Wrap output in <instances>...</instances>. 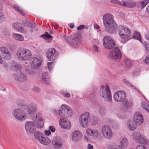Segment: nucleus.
Wrapping results in <instances>:
<instances>
[{"instance_id":"42","label":"nucleus","mask_w":149,"mask_h":149,"mask_svg":"<svg viewBox=\"0 0 149 149\" xmlns=\"http://www.w3.org/2000/svg\"><path fill=\"white\" fill-rule=\"evenodd\" d=\"M124 63L126 65L127 67L129 68L132 65V62L131 60L128 58H127L125 60Z\"/></svg>"},{"instance_id":"26","label":"nucleus","mask_w":149,"mask_h":149,"mask_svg":"<svg viewBox=\"0 0 149 149\" xmlns=\"http://www.w3.org/2000/svg\"><path fill=\"white\" fill-rule=\"evenodd\" d=\"M42 81L45 83L47 84H50V78L49 75L47 73H43L42 74Z\"/></svg>"},{"instance_id":"49","label":"nucleus","mask_w":149,"mask_h":149,"mask_svg":"<svg viewBox=\"0 0 149 149\" xmlns=\"http://www.w3.org/2000/svg\"><path fill=\"white\" fill-rule=\"evenodd\" d=\"M136 149H148L145 146L142 145H139L137 146L136 148Z\"/></svg>"},{"instance_id":"6","label":"nucleus","mask_w":149,"mask_h":149,"mask_svg":"<svg viewBox=\"0 0 149 149\" xmlns=\"http://www.w3.org/2000/svg\"><path fill=\"white\" fill-rule=\"evenodd\" d=\"M65 40L70 43V45L73 48L77 49L79 48L81 40V35L79 33H76L74 35L73 39L70 42L68 38H66Z\"/></svg>"},{"instance_id":"9","label":"nucleus","mask_w":149,"mask_h":149,"mask_svg":"<svg viewBox=\"0 0 149 149\" xmlns=\"http://www.w3.org/2000/svg\"><path fill=\"white\" fill-rule=\"evenodd\" d=\"M103 46L107 49H113L115 46L114 40L111 37L105 36L103 38Z\"/></svg>"},{"instance_id":"16","label":"nucleus","mask_w":149,"mask_h":149,"mask_svg":"<svg viewBox=\"0 0 149 149\" xmlns=\"http://www.w3.org/2000/svg\"><path fill=\"white\" fill-rule=\"evenodd\" d=\"M58 55V51L54 48H51L48 50L47 58L50 61H53L56 60Z\"/></svg>"},{"instance_id":"50","label":"nucleus","mask_w":149,"mask_h":149,"mask_svg":"<svg viewBox=\"0 0 149 149\" xmlns=\"http://www.w3.org/2000/svg\"><path fill=\"white\" fill-rule=\"evenodd\" d=\"M60 93L62 95H64L65 97L68 98L70 97V95L69 93H65L64 92L61 91L60 92Z\"/></svg>"},{"instance_id":"14","label":"nucleus","mask_w":149,"mask_h":149,"mask_svg":"<svg viewBox=\"0 0 149 149\" xmlns=\"http://www.w3.org/2000/svg\"><path fill=\"white\" fill-rule=\"evenodd\" d=\"M109 56L114 60L120 59L121 57V54L119 48L116 47L112 49L110 53Z\"/></svg>"},{"instance_id":"60","label":"nucleus","mask_w":149,"mask_h":149,"mask_svg":"<svg viewBox=\"0 0 149 149\" xmlns=\"http://www.w3.org/2000/svg\"><path fill=\"white\" fill-rule=\"evenodd\" d=\"M7 56H5V58L6 59L8 60L10 59L11 57L10 55L8 54H7Z\"/></svg>"},{"instance_id":"43","label":"nucleus","mask_w":149,"mask_h":149,"mask_svg":"<svg viewBox=\"0 0 149 149\" xmlns=\"http://www.w3.org/2000/svg\"><path fill=\"white\" fill-rule=\"evenodd\" d=\"M142 104V107L149 113V105L146 103H143Z\"/></svg>"},{"instance_id":"53","label":"nucleus","mask_w":149,"mask_h":149,"mask_svg":"<svg viewBox=\"0 0 149 149\" xmlns=\"http://www.w3.org/2000/svg\"><path fill=\"white\" fill-rule=\"evenodd\" d=\"M23 65L24 67V69L25 70L27 71L29 69V66L26 62H25L23 64Z\"/></svg>"},{"instance_id":"63","label":"nucleus","mask_w":149,"mask_h":149,"mask_svg":"<svg viewBox=\"0 0 149 149\" xmlns=\"http://www.w3.org/2000/svg\"><path fill=\"white\" fill-rule=\"evenodd\" d=\"M52 26L53 27H54V28L55 29H57L58 27V26L55 23H53V24H52Z\"/></svg>"},{"instance_id":"32","label":"nucleus","mask_w":149,"mask_h":149,"mask_svg":"<svg viewBox=\"0 0 149 149\" xmlns=\"http://www.w3.org/2000/svg\"><path fill=\"white\" fill-rule=\"evenodd\" d=\"M43 136V134L42 133L39 131H36L34 133V137L39 142Z\"/></svg>"},{"instance_id":"18","label":"nucleus","mask_w":149,"mask_h":149,"mask_svg":"<svg viewBox=\"0 0 149 149\" xmlns=\"http://www.w3.org/2000/svg\"><path fill=\"white\" fill-rule=\"evenodd\" d=\"M86 133L91 136L95 139H97L101 136V134L97 129H88L86 130Z\"/></svg>"},{"instance_id":"2","label":"nucleus","mask_w":149,"mask_h":149,"mask_svg":"<svg viewBox=\"0 0 149 149\" xmlns=\"http://www.w3.org/2000/svg\"><path fill=\"white\" fill-rule=\"evenodd\" d=\"M102 20L105 29L107 32L111 34L116 32L118 25L111 14L108 13L105 14L103 17Z\"/></svg>"},{"instance_id":"20","label":"nucleus","mask_w":149,"mask_h":149,"mask_svg":"<svg viewBox=\"0 0 149 149\" xmlns=\"http://www.w3.org/2000/svg\"><path fill=\"white\" fill-rule=\"evenodd\" d=\"M37 110V105L34 103H31L28 106L27 113L29 115H33L36 112Z\"/></svg>"},{"instance_id":"22","label":"nucleus","mask_w":149,"mask_h":149,"mask_svg":"<svg viewBox=\"0 0 149 149\" xmlns=\"http://www.w3.org/2000/svg\"><path fill=\"white\" fill-rule=\"evenodd\" d=\"M31 68L33 69H37L41 66V60L37 58H34L31 63Z\"/></svg>"},{"instance_id":"52","label":"nucleus","mask_w":149,"mask_h":149,"mask_svg":"<svg viewBox=\"0 0 149 149\" xmlns=\"http://www.w3.org/2000/svg\"><path fill=\"white\" fill-rule=\"evenodd\" d=\"M49 130H50L51 132L53 133L55 132L56 131V128L53 126H50L49 127Z\"/></svg>"},{"instance_id":"36","label":"nucleus","mask_w":149,"mask_h":149,"mask_svg":"<svg viewBox=\"0 0 149 149\" xmlns=\"http://www.w3.org/2000/svg\"><path fill=\"white\" fill-rule=\"evenodd\" d=\"M91 122L89 123V124H91L92 125H96L98 122V118L95 116L91 117Z\"/></svg>"},{"instance_id":"29","label":"nucleus","mask_w":149,"mask_h":149,"mask_svg":"<svg viewBox=\"0 0 149 149\" xmlns=\"http://www.w3.org/2000/svg\"><path fill=\"white\" fill-rule=\"evenodd\" d=\"M39 142L41 144L44 145H47L49 144L51 142V140L47 137H44V136L39 141Z\"/></svg>"},{"instance_id":"45","label":"nucleus","mask_w":149,"mask_h":149,"mask_svg":"<svg viewBox=\"0 0 149 149\" xmlns=\"http://www.w3.org/2000/svg\"><path fill=\"white\" fill-rule=\"evenodd\" d=\"M0 50L5 54H8L9 51L8 49L5 47H0Z\"/></svg>"},{"instance_id":"31","label":"nucleus","mask_w":149,"mask_h":149,"mask_svg":"<svg viewBox=\"0 0 149 149\" xmlns=\"http://www.w3.org/2000/svg\"><path fill=\"white\" fill-rule=\"evenodd\" d=\"M133 121H129L127 122L126 125L129 129L131 130H134L136 128L135 125Z\"/></svg>"},{"instance_id":"55","label":"nucleus","mask_w":149,"mask_h":149,"mask_svg":"<svg viewBox=\"0 0 149 149\" xmlns=\"http://www.w3.org/2000/svg\"><path fill=\"white\" fill-rule=\"evenodd\" d=\"M143 62L146 64L149 63V55H148L146 57Z\"/></svg>"},{"instance_id":"1","label":"nucleus","mask_w":149,"mask_h":149,"mask_svg":"<svg viewBox=\"0 0 149 149\" xmlns=\"http://www.w3.org/2000/svg\"><path fill=\"white\" fill-rule=\"evenodd\" d=\"M44 122L41 114L38 113L32 121H26L25 124L26 131L28 135H32L37 128L41 129L43 127Z\"/></svg>"},{"instance_id":"59","label":"nucleus","mask_w":149,"mask_h":149,"mask_svg":"<svg viewBox=\"0 0 149 149\" xmlns=\"http://www.w3.org/2000/svg\"><path fill=\"white\" fill-rule=\"evenodd\" d=\"M87 148L88 149H93V146L91 144H89L88 145Z\"/></svg>"},{"instance_id":"7","label":"nucleus","mask_w":149,"mask_h":149,"mask_svg":"<svg viewBox=\"0 0 149 149\" xmlns=\"http://www.w3.org/2000/svg\"><path fill=\"white\" fill-rule=\"evenodd\" d=\"M100 95L102 97L108 101H111L112 97L111 93L109 87L107 86H102L100 88Z\"/></svg>"},{"instance_id":"8","label":"nucleus","mask_w":149,"mask_h":149,"mask_svg":"<svg viewBox=\"0 0 149 149\" xmlns=\"http://www.w3.org/2000/svg\"><path fill=\"white\" fill-rule=\"evenodd\" d=\"M91 121V115L88 112H85L80 116L79 123L83 127H87Z\"/></svg>"},{"instance_id":"10","label":"nucleus","mask_w":149,"mask_h":149,"mask_svg":"<svg viewBox=\"0 0 149 149\" xmlns=\"http://www.w3.org/2000/svg\"><path fill=\"white\" fill-rule=\"evenodd\" d=\"M101 132L104 138L108 140H110L113 137V133L110 127L107 125L103 126L101 128Z\"/></svg>"},{"instance_id":"48","label":"nucleus","mask_w":149,"mask_h":149,"mask_svg":"<svg viewBox=\"0 0 149 149\" xmlns=\"http://www.w3.org/2000/svg\"><path fill=\"white\" fill-rule=\"evenodd\" d=\"M116 116L118 117L121 119H123L125 117V116L124 114L120 113H117Z\"/></svg>"},{"instance_id":"3","label":"nucleus","mask_w":149,"mask_h":149,"mask_svg":"<svg viewBox=\"0 0 149 149\" xmlns=\"http://www.w3.org/2000/svg\"><path fill=\"white\" fill-rule=\"evenodd\" d=\"M118 31L120 37L125 41L126 42L131 38V31L128 27L120 26Z\"/></svg>"},{"instance_id":"28","label":"nucleus","mask_w":149,"mask_h":149,"mask_svg":"<svg viewBox=\"0 0 149 149\" xmlns=\"http://www.w3.org/2000/svg\"><path fill=\"white\" fill-rule=\"evenodd\" d=\"M137 142L140 144L143 145H147L148 144V141L146 137L143 134H141Z\"/></svg>"},{"instance_id":"34","label":"nucleus","mask_w":149,"mask_h":149,"mask_svg":"<svg viewBox=\"0 0 149 149\" xmlns=\"http://www.w3.org/2000/svg\"><path fill=\"white\" fill-rule=\"evenodd\" d=\"M41 37H43L48 42L52 40V37L47 32L45 33L44 34L41 36Z\"/></svg>"},{"instance_id":"62","label":"nucleus","mask_w":149,"mask_h":149,"mask_svg":"<svg viewBox=\"0 0 149 149\" xmlns=\"http://www.w3.org/2000/svg\"><path fill=\"white\" fill-rule=\"evenodd\" d=\"M30 24V23L29 21H26L24 25L25 26H29Z\"/></svg>"},{"instance_id":"4","label":"nucleus","mask_w":149,"mask_h":149,"mask_svg":"<svg viewBox=\"0 0 149 149\" xmlns=\"http://www.w3.org/2000/svg\"><path fill=\"white\" fill-rule=\"evenodd\" d=\"M16 56L17 58L21 61H26L29 60L32 56V53L29 49H20L17 52Z\"/></svg>"},{"instance_id":"19","label":"nucleus","mask_w":149,"mask_h":149,"mask_svg":"<svg viewBox=\"0 0 149 149\" xmlns=\"http://www.w3.org/2000/svg\"><path fill=\"white\" fill-rule=\"evenodd\" d=\"M133 120L136 125H140L143 123V117L140 113L136 112L134 114Z\"/></svg>"},{"instance_id":"57","label":"nucleus","mask_w":149,"mask_h":149,"mask_svg":"<svg viewBox=\"0 0 149 149\" xmlns=\"http://www.w3.org/2000/svg\"><path fill=\"white\" fill-rule=\"evenodd\" d=\"M44 133L46 135L49 136L51 134V132L50 130H46L44 131Z\"/></svg>"},{"instance_id":"15","label":"nucleus","mask_w":149,"mask_h":149,"mask_svg":"<svg viewBox=\"0 0 149 149\" xmlns=\"http://www.w3.org/2000/svg\"><path fill=\"white\" fill-rule=\"evenodd\" d=\"M126 97V95L125 92L120 91L116 92L113 95L114 100L117 102H121L125 100Z\"/></svg>"},{"instance_id":"24","label":"nucleus","mask_w":149,"mask_h":149,"mask_svg":"<svg viewBox=\"0 0 149 149\" xmlns=\"http://www.w3.org/2000/svg\"><path fill=\"white\" fill-rule=\"evenodd\" d=\"M15 77L17 80L20 81H26L27 79L26 75L23 73H21L19 75H15Z\"/></svg>"},{"instance_id":"17","label":"nucleus","mask_w":149,"mask_h":149,"mask_svg":"<svg viewBox=\"0 0 149 149\" xmlns=\"http://www.w3.org/2000/svg\"><path fill=\"white\" fill-rule=\"evenodd\" d=\"M83 135L80 131L76 130L73 132L71 134V140L74 142H77L82 139Z\"/></svg>"},{"instance_id":"27","label":"nucleus","mask_w":149,"mask_h":149,"mask_svg":"<svg viewBox=\"0 0 149 149\" xmlns=\"http://www.w3.org/2000/svg\"><path fill=\"white\" fill-rule=\"evenodd\" d=\"M13 28L18 31L24 33L26 31L21 26V24L18 23H15L13 25Z\"/></svg>"},{"instance_id":"13","label":"nucleus","mask_w":149,"mask_h":149,"mask_svg":"<svg viewBox=\"0 0 149 149\" xmlns=\"http://www.w3.org/2000/svg\"><path fill=\"white\" fill-rule=\"evenodd\" d=\"M63 142L62 139L59 136H55L53 137L52 144L53 147L56 149L60 148L63 146Z\"/></svg>"},{"instance_id":"33","label":"nucleus","mask_w":149,"mask_h":149,"mask_svg":"<svg viewBox=\"0 0 149 149\" xmlns=\"http://www.w3.org/2000/svg\"><path fill=\"white\" fill-rule=\"evenodd\" d=\"M122 101L123 105H124L128 109H130L132 106V102L126 98Z\"/></svg>"},{"instance_id":"38","label":"nucleus","mask_w":149,"mask_h":149,"mask_svg":"<svg viewBox=\"0 0 149 149\" xmlns=\"http://www.w3.org/2000/svg\"><path fill=\"white\" fill-rule=\"evenodd\" d=\"M13 7L18 12L24 15L25 14V13L24 11L22 10L19 6L16 4L13 5Z\"/></svg>"},{"instance_id":"21","label":"nucleus","mask_w":149,"mask_h":149,"mask_svg":"<svg viewBox=\"0 0 149 149\" xmlns=\"http://www.w3.org/2000/svg\"><path fill=\"white\" fill-rule=\"evenodd\" d=\"M59 125L61 128L67 130L70 129L71 126V122L64 119L61 118L59 120Z\"/></svg>"},{"instance_id":"64","label":"nucleus","mask_w":149,"mask_h":149,"mask_svg":"<svg viewBox=\"0 0 149 149\" xmlns=\"http://www.w3.org/2000/svg\"><path fill=\"white\" fill-rule=\"evenodd\" d=\"M146 40H148L149 41V32L146 35Z\"/></svg>"},{"instance_id":"30","label":"nucleus","mask_w":149,"mask_h":149,"mask_svg":"<svg viewBox=\"0 0 149 149\" xmlns=\"http://www.w3.org/2000/svg\"><path fill=\"white\" fill-rule=\"evenodd\" d=\"M12 37L15 40L18 41H23L24 40V37L23 36L15 33H13Z\"/></svg>"},{"instance_id":"37","label":"nucleus","mask_w":149,"mask_h":149,"mask_svg":"<svg viewBox=\"0 0 149 149\" xmlns=\"http://www.w3.org/2000/svg\"><path fill=\"white\" fill-rule=\"evenodd\" d=\"M123 82L125 84H126L128 86L133 87L135 90H136L137 92L139 93V90L134 85L132 84L130 82L128 81L126 79H124L123 80Z\"/></svg>"},{"instance_id":"51","label":"nucleus","mask_w":149,"mask_h":149,"mask_svg":"<svg viewBox=\"0 0 149 149\" xmlns=\"http://www.w3.org/2000/svg\"><path fill=\"white\" fill-rule=\"evenodd\" d=\"M143 45L145 46L146 50L149 51V44L147 43L146 42H144L143 43Z\"/></svg>"},{"instance_id":"47","label":"nucleus","mask_w":149,"mask_h":149,"mask_svg":"<svg viewBox=\"0 0 149 149\" xmlns=\"http://www.w3.org/2000/svg\"><path fill=\"white\" fill-rule=\"evenodd\" d=\"M47 66L48 67L49 71H51L54 67V63H48L47 64Z\"/></svg>"},{"instance_id":"5","label":"nucleus","mask_w":149,"mask_h":149,"mask_svg":"<svg viewBox=\"0 0 149 149\" xmlns=\"http://www.w3.org/2000/svg\"><path fill=\"white\" fill-rule=\"evenodd\" d=\"M12 115L16 119L20 121H24L27 117L26 111L21 108L14 110L12 112Z\"/></svg>"},{"instance_id":"46","label":"nucleus","mask_w":149,"mask_h":149,"mask_svg":"<svg viewBox=\"0 0 149 149\" xmlns=\"http://www.w3.org/2000/svg\"><path fill=\"white\" fill-rule=\"evenodd\" d=\"M124 105H123L122 104V105L120 106V109L121 111L123 112H126L128 111V109Z\"/></svg>"},{"instance_id":"54","label":"nucleus","mask_w":149,"mask_h":149,"mask_svg":"<svg viewBox=\"0 0 149 149\" xmlns=\"http://www.w3.org/2000/svg\"><path fill=\"white\" fill-rule=\"evenodd\" d=\"M93 50L95 52L97 53L98 52V47L96 45H94L93 46Z\"/></svg>"},{"instance_id":"41","label":"nucleus","mask_w":149,"mask_h":149,"mask_svg":"<svg viewBox=\"0 0 149 149\" xmlns=\"http://www.w3.org/2000/svg\"><path fill=\"white\" fill-rule=\"evenodd\" d=\"M106 110L104 107H100L99 109L98 112L100 114L101 116H103L105 114Z\"/></svg>"},{"instance_id":"58","label":"nucleus","mask_w":149,"mask_h":149,"mask_svg":"<svg viewBox=\"0 0 149 149\" xmlns=\"http://www.w3.org/2000/svg\"><path fill=\"white\" fill-rule=\"evenodd\" d=\"M85 27V26L84 25H80V26H79V27H78L77 29L78 30H82V29H84Z\"/></svg>"},{"instance_id":"40","label":"nucleus","mask_w":149,"mask_h":149,"mask_svg":"<svg viewBox=\"0 0 149 149\" xmlns=\"http://www.w3.org/2000/svg\"><path fill=\"white\" fill-rule=\"evenodd\" d=\"M149 3V1H142L139 4V7L143 8Z\"/></svg>"},{"instance_id":"35","label":"nucleus","mask_w":149,"mask_h":149,"mask_svg":"<svg viewBox=\"0 0 149 149\" xmlns=\"http://www.w3.org/2000/svg\"><path fill=\"white\" fill-rule=\"evenodd\" d=\"M141 134L139 132H134L132 134V138L137 142Z\"/></svg>"},{"instance_id":"61","label":"nucleus","mask_w":149,"mask_h":149,"mask_svg":"<svg viewBox=\"0 0 149 149\" xmlns=\"http://www.w3.org/2000/svg\"><path fill=\"white\" fill-rule=\"evenodd\" d=\"M26 72L27 73H29L30 74H33L34 73V72L32 70H30L29 69L28 70H27L26 71Z\"/></svg>"},{"instance_id":"11","label":"nucleus","mask_w":149,"mask_h":149,"mask_svg":"<svg viewBox=\"0 0 149 149\" xmlns=\"http://www.w3.org/2000/svg\"><path fill=\"white\" fill-rule=\"evenodd\" d=\"M62 111L60 114V117L67 118L71 117L73 114V112L70 108L67 105L62 104L61 105Z\"/></svg>"},{"instance_id":"44","label":"nucleus","mask_w":149,"mask_h":149,"mask_svg":"<svg viewBox=\"0 0 149 149\" xmlns=\"http://www.w3.org/2000/svg\"><path fill=\"white\" fill-rule=\"evenodd\" d=\"M62 109H61V106L59 108V109L57 111L56 109H54L53 110V112L56 115H59L60 116V114L61 112L62 111Z\"/></svg>"},{"instance_id":"25","label":"nucleus","mask_w":149,"mask_h":149,"mask_svg":"<svg viewBox=\"0 0 149 149\" xmlns=\"http://www.w3.org/2000/svg\"><path fill=\"white\" fill-rule=\"evenodd\" d=\"M129 144V141L126 138H123L120 141V147L123 149L127 148Z\"/></svg>"},{"instance_id":"56","label":"nucleus","mask_w":149,"mask_h":149,"mask_svg":"<svg viewBox=\"0 0 149 149\" xmlns=\"http://www.w3.org/2000/svg\"><path fill=\"white\" fill-rule=\"evenodd\" d=\"M33 91L37 93L40 92V88L38 87H34L33 88Z\"/></svg>"},{"instance_id":"39","label":"nucleus","mask_w":149,"mask_h":149,"mask_svg":"<svg viewBox=\"0 0 149 149\" xmlns=\"http://www.w3.org/2000/svg\"><path fill=\"white\" fill-rule=\"evenodd\" d=\"M133 37L134 39L139 40L141 43H142L141 41V36L139 33L136 31L135 32L133 36Z\"/></svg>"},{"instance_id":"23","label":"nucleus","mask_w":149,"mask_h":149,"mask_svg":"<svg viewBox=\"0 0 149 149\" xmlns=\"http://www.w3.org/2000/svg\"><path fill=\"white\" fill-rule=\"evenodd\" d=\"M4 67L6 68H10L12 69L17 70H20L22 68V66L20 64L15 62L12 63L11 65L10 64L8 65H5Z\"/></svg>"},{"instance_id":"12","label":"nucleus","mask_w":149,"mask_h":149,"mask_svg":"<svg viewBox=\"0 0 149 149\" xmlns=\"http://www.w3.org/2000/svg\"><path fill=\"white\" fill-rule=\"evenodd\" d=\"M111 2L129 8L134 7L136 5L135 2L133 1H110Z\"/></svg>"}]
</instances>
